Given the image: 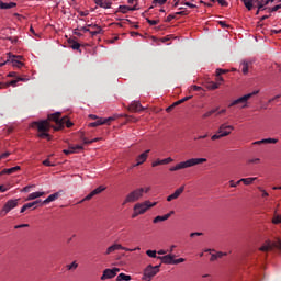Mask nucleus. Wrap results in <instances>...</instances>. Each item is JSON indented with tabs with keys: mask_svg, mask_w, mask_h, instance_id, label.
Wrapping results in <instances>:
<instances>
[{
	"mask_svg": "<svg viewBox=\"0 0 281 281\" xmlns=\"http://www.w3.org/2000/svg\"><path fill=\"white\" fill-rule=\"evenodd\" d=\"M244 2L245 8L247 10H252L254 9V0H241Z\"/></svg>",
	"mask_w": 281,
	"mask_h": 281,
	"instance_id": "38",
	"label": "nucleus"
},
{
	"mask_svg": "<svg viewBox=\"0 0 281 281\" xmlns=\"http://www.w3.org/2000/svg\"><path fill=\"white\" fill-rule=\"evenodd\" d=\"M168 0H153L154 5H166Z\"/></svg>",
	"mask_w": 281,
	"mask_h": 281,
	"instance_id": "42",
	"label": "nucleus"
},
{
	"mask_svg": "<svg viewBox=\"0 0 281 281\" xmlns=\"http://www.w3.org/2000/svg\"><path fill=\"white\" fill-rule=\"evenodd\" d=\"M260 93V90H255L248 94H245L236 100H234L229 106H236V104H243L241 109H247V102L250 100V98H254V95H258Z\"/></svg>",
	"mask_w": 281,
	"mask_h": 281,
	"instance_id": "3",
	"label": "nucleus"
},
{
	"mask_svg": "<svg viewBox=\"0 0 281 281\" xmlns=\"http://www.w3.org/2000/svg\"><path fill=\"white\" fill-rule=\"evenodd\" d=\"M120 273V268H112V269H105L103 270V274L101 276V280H112V278H115Z\"/></svg>",
	"mask_w": 281,
	"mask_h": 281,
	"instance_id": "14",
	"label": "nucleus"
},
{
	"mask_svg": "<svg viewBox=\"0 0 281 281\" xmlns=\"http://www.w3.org/2000/svg\"><path fill=\"white\" fill-rule=\"evenodd\" d=\"M36 126L38 133H49L52 128H54V125L49 123V120H43V121H35L32 123V127L34 128Z\"/></svg>",
	"mask_w": 281,
	"mask_h": 281,
	"instance_id": "4",
	"label": "nucleus"
},
{
	"mask_svg": "<svg viewBox=\"0 0 281 281\" xmlns=\"http://www.w3.org/2000/svg\"><path fill=\"white\" fill-rule=\"evenodd\" d=\"M16 205H19V199L8 200L0 211V216H5L9 212H12Z\"/></svg>",
	"mask_w": 281,
	"mask_h": 281,
	"instance_id": "11",
	"label": "nucleus"
},
{
	"mask_svg": "<svg viewBox=\"0 0 281 281\" xmlns=\"http://www.w3.org/2000/svg\"><path fill=\"white\" fill-rule=\"evenodd\" d=\"M148 153H150V149H147L143 154H140L136 158V164L134 166H142V164H145L146 159H148Z\"/></svg>",
	"mask_w": 281,
	"mask_h": 281,
	"instance_id": "18",
	"label": "nucleus"
},
{
	"mask_svg": "<svg viewBox=\"0 0 281 281\" xmlns=\"http://www.w3.org/2000/svg\"><path fill=\"white\" fill-rule=\"evenodd\" d=\"M248 164H260V158H252L248 160Z\"/></svg>",
	"mask_w": 281,
	"mask_h": 281,
	"instance_id": "54",
	"label": "nucleus"
},
{
	"mask_svg": "<svg viewBox=\"0 0 281 281\" xmlns=\"http://www.w3.org/2000/svg\"><path fill=\"white\" fill-rule=\"evenodd\" d=\"M159 267H161V265H158V266L148 265L144 270L143 280H146V281L153 280V278H155V276L159 273Z\"/></svg>",
	"mask_w": 281,
	"mask_h": 281,
	"instance_id": "5",
	"label": "nucleus"
},
{
	"mask_svg": "<svg viewBox=\"0 0 281 281\" xmlns=\"http://www.w3.org/2000/svg\"><path fill=\"white\" fill-rule=\"evenodd\" d=\"M37 137H40V139H47L48 142L52 140V136L48 132H40Z\"/></svg>",
	"mask_w": 281,
	"mask_h": 281,
	"instance_id": "34",
	"label": "nucleus"
},
{
	"mask_svg": "<svg viewBox=\"0 0 281 281\" xmlns=\"http://www.w3.org/2000/svg\"><path fill=\"white\" fill-rule=\"evenodd\" d=\"M281 9V4H278L271 9V12H278Z\"/></svg>",
	"mask_w": 281,
	"mask_h": 281,
	"instance_id": "62",
	"label": "nucleus"
},
{
	"mask_svg": "<svg viewBox=\"0 0 281 281\" xmlns=\"http://www.w3.org/2000/svg\"><path fill=\"white\" fill-rule=\"evenodd\" d=\"M234 131V126L229 125L227 123H223L220 125L217 133L221 134L222 137H228V135H232V132Z\"/></svg>",
	"mask_w": 281,
	"mask_h": 281,
	"instance_id": "13",
	"label": "nucleus"
},
{
	"mask_svg": "<svg viewBox=\"0 0 281 281\" xmlns=\"http://www.w3.org/2000/svg\"><path fill=\"white\" fill-rule=\"evenodd\" d=\"M272 223H273V225H280V223H281V215H276L272 218Z\"/></svg>",
	"mask_w": 281,
	"mask_h": 281,
	"instance_id": "44",
	"label": "nucleus"
},
{
	"mask_svg": "<svg viewBox=\"0 0 281 281\" xmlns=\"http://www.w3.org/2000/svg\"><path fill=\"white\" fill-rule=\"evenodd\" d=\"M68 44L70 45L71 49L80 50V43H78L76 40H68Z\"/></svg>",
	"mask_w": 281,
	"mask_h": 281,
	"instance_id": "29",
	"label": "nucleus"
},
{
	"mask_svg": "<svg viewBox=\"0 0 281 281\" xmlns=\"http://www.w3.org/2000/svg\"><path fill=\"white\" fill-rule=\"evenodd\" d=\"M254 145H260V144H278L277 138H263L261 140H257L252 143Z\"/></svg>",
	"mask_w": 281,
	"mask_h": 281,
	"instance_id": "25",
	"label": "nucleus"
},
{
	"mask_svg": "<svg viewBox=\"0 0 281 281\" xmlns=\"http://www.w3.org/2000/svg\"><path fill=\"white\" fill-rule=\"evenodd\" d=\"M11 60L12 63V67H16L18 69H21V67H24L25 64H23L21 60L19 59H14V58H9V61Z\"/></svg>",
	"mask_w": 281,
	"mask_h": 281,
	"instance_id": "30",
	"label": "nucleus"
},
{
	"mask_svg": "<svg viewBox=\"0 0 281 281\" xmlns=\"http://www.w3.org/2000/svg\"><path fill=\"white\" fill-rule=\"evenodd\" d=\"M227 71L228 70L218 68V69H216V76L220 77V76H222V74H227Z\"/></svg>",
	"mask_w": 281,
	"mask_h": 281,
	"instance_id": "50",
	"label": "nucleus"
},
{
	"mask_svg": "<svg viewBox=\"0 0 281 281\" xmlns=\"http://www.w3.org/2000/svg\"><path fill=\"white\" fill-rule=\"evenodd\" d=\"M218 24L221 27H229V25L225 21H220Z\"/></svg>",
	"mask_w": 281,
	"mask_h": 281,
	"instance_id": "61",
	"label": "nucleus"
},
{
	"mask_svg": "<svg viewBox=\"0 0 281 281\" xmlns=\"http://www.w3.org/2000/svg\"><path fill=\"white\" fill-rule=\"evenodd\" d=\"M12 8H16V3L15 2H3L0 1V10H12Z\"/></svg>",
	"mask_w": 281,
	"mask_h": 281,
	"instance_id": "23",
	"label": "nucleus"
},
{
	"mask_svg": "<svg viewBox=\"0 0 281 281\" xmlns=\"http://www.w3.org/2000/svg\"><path fill=\"white\" fill-rule=\"evenodd\" d=\"M186 191V187L181 186L180 188H178L172 194L167 196V201L170 203V201H176V199H179V196H181L183 194V192Z\"/></svg>",
	"mask_w": 281,
	"mask_h": 281,
	"instance_id": "15",
	"label": "nucleus"
},
{
	"mask_svg": "<svg viewBox=\"0 0 281 281\" xmlns=\"http://www.w3.org/2000/svg\"><path fill=\"white\" fill-rule=\"evenodd\" d=\"M38 203H41V201H34V202H31V203H26L22 206L21 209V214H23V212H25L26 210H30L31 207H34V205H38Z\"/></svg>",
	"mask_w": 281,
	"mask_h": 281,
	"instance_id": "27",
	"label": "nucleus"
},
{
	"mask_svg": "<svg viewBox=\"0 0 281 281\" xmlns=\"http://www.w3.org/2000/svg\"><path fill=\"white\" fill-rule=\"evenodd\" d=\"M157 166H165L164 159H162V160L157 159V160H155V161L151 162V167H153V168H157Z\"/></svg>",
	"mask_w": 281,
	"mask_h": 281,
	"instance_id": "39",
	"label": "nucleus"
},
{
	"mask_svg": "<svg viewBox=\"0 0 281 281\" xmlns=\"http://www.w3.org/2000/svg\"><path fill=\"white\" fill-rule=\"evenodd\" d=\"M59 196H60V192H55V193L50 194L48 198H46L42 202V205H47V203H52V202L56 201V199H58Z\"/></svg>",
	"mask_w": 281,
	"mask_h": 281,
	"instance_id": "21",
	"label": "nucleus"
},
{
	"mask_svg": "<svg viewBox=\"0 0 281 281\" xmlns=\"http://www.w3.org/2000/svg\"><path fill=\"white\" fill-rule=\"evenodd\" d=\"M7 157H10V153H3L0 155V159H7Z\"/></svg>",
	"mask_w": 281,
	"mask_h": 281,
	"instance_id": "59",
	"label": "nucleus"
},
{
	"mask_svg": "<svg viewBox=\"0 0 281 281\" xmlns=\"http://www.w3.org/2000/svg\"><path fill=\"white\" fill-rule=\"evenodd\" d=\"M19 80H11L9 83H5V87H16Z\"/></svg>",
	"mask_w": 281,
	"mask_h": 281,
	"instance_id": "52",
	"label": "nucleus"
},
{
	"mask_svg": "<svg viewBox=\"0 0 281 281\" xmlns=\"http://www.w3.org/2000/svg\"><path fill=\"white\" fill-rule=\"evenodd\" d=\"M43 166L54 167V164H52V161L49 159H46L43 161Z\"/></svg>",
	"mask_w": 281,
	"mask_h": 281,
	"instance_id": "53",
	"label": "nucleus"
},
{
	"mask_svg": "<svg viewBox=\"0 0 281 281\" xmlns=\"http://www.w3.org/2000/svg\"><path fill=\"white\" fill-rule=\"evenodd\" d=\"M207 162V158H191L186 161H181L173 167L169 168L170 172H177V170H186V168H192L194 166H201V164Z\"/></svg>",
	"mask_w": 281,
	"mask_h": 281,
	"instance_id": "1",
	"label": "nucleus"
},
{
	"mask_svg": "<svg viewBox=\"0 0 281 281\" xmlns=\"http://www.w3.org/2000/svg\"><path fill=\"white\" fill-rule=\"evenodd\" d=\"M21 170V166H15L9 169H3L2 175H14V172H19Z\"/></svg>",
	"mask_w": 281,
	"mask_h": 281,
	"instance_id": "26",
	"label": "nucleus"
},
{
	"mask_svg": "<svg viewBox=\"0 0 281 281\" xmlns=\"http://www.w3.org/2000/svg\"><path fill=\"white\" fill-rule=\"evenodd\" d=\"M88 27H94L95 31H90L91 36H98L102 32V27L99 25H88Z\"/></svg>",
	"mask_w": 281,
	"mask_h": 281,
	"instance_id": "32",
	"label": "nucleus"
},
{
	"mask_svg": "<svg viewBox=\"0 0 281 281\" xmlns=\"http://www.w3.org/2000/svg\"><path fill=\"white\" fill-rule=\"evenodd\" d=\"M68 271H72L78 269V262L74 261L72 263L67 266Z\"/></svg>",
	"mask_w": 281,
	"mask_h": 281,
	"instance_id": "41",
	"label": "nucleus"
},
{
	"mask_svg": "<svg viewBox=\"0 0 281 281\" xmlns=\"http://www.w3.org/2000/svg\"><path fill=\"white\" fill-rule=\"evenodd\" d=\"M240 180H238L237 182H235L234 180H231L229 181V187L231 188H237L238 186H240Z\"/></svg>",
	"mask_w": 281,
	"mask_h": 281,
	"instance_id": "46",
	"label": "nucleus"
},
{
	"mask_svg": "<svg viewBox=\"0 0 281 281\" xmlns=\"http://www.w3.org/2000/svg\"><path fill=\"white\" fill-rule=\"evenodd\" d=\"M172 214H175V211H171L170 213H167L165 215H158L153 220V223L157 224V223H164V221H168V218H170V216H172Z\"/></svg>",
	"mask_w": 281,
	"mask_h": 281,
	"instance_id": "19",
	"label": "nucleus"
},
{
	"mask_svg": "<svg viewBox=\"0 0 281 281\" xmlns=\"http://www.w3.org/2000/svg\"><path fill=\"white\" fill-rule=\"evenodd\" d=\"M117 12H121V14H128V12H131V7L120 5Z\"/></svg>",
	"mask_w": 281,
	"mask_h": 281,
	"instance_id": "36",
	"label": "nucleus"
},
{
	"mask_svg": "<svg viewBox=\"0 0 281 281\" xmlns=\"http://www.w3.org/2000/svg\"><path fill=\"white\" fill-rule=\"evenodd\" d=\"M188 100H192V97H184L182 99H180L181 104H183V102H188Z\"/></svg>",
	"mask_w": 281,
	"mask_h": 281,
	"instance_id": "60",
	"label": "nucleus"
},
{
	"mask_svg": "<svg viewBox=\"0 0 281 281\" xmlns=\"http://www.w3.org/2000/svg\"><path fill=\"white\" fill-rule=\"evenodd\" d=\"M183 5H187L188 8H196V4H192L190 2H184Z\"/></svg>",
	"mask_w": 281,
	"mask_h": 281,
	"instance_id": "63",
	"label": "nucleus"
},
{
	"mask_svg": "<svg viewBox=\"0 0 281 281\" xmlns=\"http://www.w3.org/2000/svg\"><path fill=\"white\" fill-rule=\"evenodd\" d=\"M128 111L131 113H140V111H144V106H142V103H139V101H134L130 104Z\"/></svg>",
	"mask_w": 281,
	"mask_h": 281,
	"instance_id": "16",
	"label": "nucleus"
},
{
	"mask_svg": "<svg viewBox=\"0 0 281 281\" xmlns=\"http://www.w3.org/2000/svg\"><path fill=\"white\" fill-rule=\"evenodd\" d=\"M104 190H106V187L99 186L97 189L92 190L91 193L93 194V196H97V194H102Z\"/></svg>",
	"mask_w": 281,
	"mask_h": 281,
	"instance_id": "33",
	"label": "nucleus"
},
{
	"mask_svg": "<svg viewBox=\"0 0 281 281\" xmlns=\"http://www.w3.org/2000/svg\"><path fill=\"white\" fill-rule=\"evenodd\" d=\"M158 260H161L162 265H181V262H184V258L175 259V255L169 254L165 255L162 257H157Z\"/></svg>",
	"mask_w": 281,
	"mask_h": 281,
	"instance_id": "9",
	"label": "nucleus"
},
{
	"mask_svg": "<svg viewBox=\"0 0 281 281\" xmlns=\"http://www.w3.org/2000/svg\"><path fill=\"white\" fill-rule=\"evenodd\" d=\"M192 91H203L201 86H191Z\"/></svg>",
	"mask_w": 281,
	"mask_h": 281,
	"instance_id": "55",
	"label": "nucleus"
},
{
	"mask_svg": "<svg viewBox=\"0 0 281 281\" xmlns=\"http://www.w3.org/2000/svg\"><path fill=\"white\" fill-rule=\"evenodd\" d=\"M157 205V202H150V201H145L140 203H136L134 205V212L132 214V218H137V216H140L142 214H146L150 207H155Z\"/></svg>",
	"mask_w": 281,
	"mask_h": 281,
	"instance_id": "2",
	"label": "nucleus"
},
{
	"mask_svg": "<svg viewBox=\"0 0 281 281\" xmlns=\"http://www.w3.org/2000/svg\"><path fill=\"white\" fill-rule=\"evenodd\" d=\"M85 147L82 145H74L69 146L68 149H64V155H74V153H79V150H83Z\"/></svg>",
	"mask_w": 281,
	"mask_h": 281,
	"instance_id": "17",
	"label": "nucleus"
},
{
	"mask_svg": "<svg viewBox=\"0 0 281 281\" xmlns=\"http://www.w3.org/2000/svg\"><path fill=\"white\" fill-rule=\"evenodd\" d=\"M147 23L150 24V25H159V20L147 19Z\"/></svg>",
	"mask_w": 281,
	"mask_h": 281,
	"instance_id": "49",
	"label": "nucleus"
},
{
	"mask_svg": "<svg viewBox=\"0 0 281 281\" xmlns=\"http://www.w3.org/2000/svg\"><path fill=\"white\" fill-rule=\"evenodd\" d=\"M223 136H221V133L214 134L211 136L212 142H216V139H222Z\"/></svg>",
	"mask_w": 281,
	"mask_h": 281,
	"instance_id": "48",
	"label": "nucleus"
},
{
	"mask_svg": "<svg viewBox=\"0 0 281 281\" xmlns=\"http://www.w3.org/2000/svg\"><path fill=\"white\" fill-rule=\"evenodd\" d=\"M44 195H45V192L36 191L29 194V196L26 198V201H34V199H41V196H44Z\"/></svg>",
	"mask_w": 281,
	"mask_h": 281,
	"instance_id": "24",
	"label": "nucleus"
},
{
	"mask_svg": "<svg viewBox=\"0 0 281 281\" xmlns=\"http://www.w3.org/2000/svg\"><path fill=\"white\" fill-rule=\"evenodd\" d=\"M218 258H223V252H216L211 255V261L218 260Z\"/></svg>",
	"mask_w": 281,
	"mask_h": 281,
	"instance_id": "40",
	"label": "nucleus"
},
{
	"mask_svg": "<svg viewBox=\"0 0 281 281\" xmlns=\"http://www.w3.org/2000/svg\"><path fill=\"white\" fill-rule=\"evenodd\" d=\"M146 255H147L149 258H157V250H147V251H146Z\"/></svg>",
	"mask_w": 281,
	"mask_h": 281,
	"instance_id": "43",
	"label": "nucleus"
},
{
	"mask_svg": "<svg viewBox=\"0 0 281 281\" xmlns=\"http://www.w3.org/2000/svg\"><path fill=\"white\" fill-rule=\"evenodd\" d=\"M137 251L139 250V247L131 249L122 246V244H113L112 246H109L105 250V256H111V254H115V251Z\"/></svg>",
	"mask_w": 281,
	"mask_h": 281,
	"instance_id": "8",
	"label": "nucleus"
},
{
	"mask_svg": "<svg viewBox=\"0 0 281 281\" xmlns=\"http://www.w3.org/2000/svg\"><path fill=\"white\" fill-rule=\"evenodd\" d=\"M95 5L103 8L104 10L111 9L112 3L109 0H93Z\"/></svg>",
	"mask_w": 281,
	"mask_h": 281,
	"instance_id": "20",
	"label": "nucleus"
},
{
	"mask_svg": "<svg viewBox=\"0 0 281 281\" xmlns=\"http://www.w3.org/2000/svg\"><path fill=\"white\" fill-rule=\"evenodd\" d=\"M138 190H143V194H148V191L150 190V187L138 188Z\"/></svg>",
	"mask_w": 281,
	"mask_h": 281,
	"instance_id": "58",
	"label": "nucleus"
},
{
	"mask_svg": "<svg viewBox=\"0 0 281 281\" xmlns=\"http://www.w3.org/2000/svg\"><path fill=\"white\" fill-rule=\"evenodd\" d=\"M46 120H48L49 124H52V122H55L56 126L53 125L54 131L63 130V119H60V112L49 114Z\"/></svg>",
	"mask_w": 281,
	"mask_h": 281,
	"instance_id": "10",
	"label": "nucleus"
},
{
	"mask_svg": "<svg viewBox=\"0 0 281 281\" xmlns=\"http://www.w3.org/2000/svg\"><path fill=\"white\" fill-rule=\"evenodd\" d=\"M240 66L244 76H247L249 74V61L244 60Z\"/></svg>",
	"mask_w": 281,
	"mask_h": 281,
	"instance_id": "31",
	"label": "nucleus"
},
{
	"mask_svg": "<svg viewBox=\"0 0 281 281\" xmlns=\"http://www.w3.org/2000/svg\"><path fill=\"white\" fill-rule=\"evenodd\" d=\"M273 249H279L281 251V240L277 239L276 241L266 240L262 246L259 248V251H273Z\"/></svg>",
	"mask_w": 281,
	"mask_h": 281,
	"instance_id": "7",
	"label": "nucleus"
},
{
	"mask_svg": "<svg viewBox=\"0 0 281 281\" xmlns=\"http://www.w3.org/2000/svg\"><path fill=\"white\" fill-rule=\"evenodd\" d=\"M142 196H144V190L136 189L126 195V198L123 202V205H126V203H135V202L139 201V199H142Z\"/></svg>",
	"mask_w": 281,
	"mask_h": 281,
	"instance_id": "6",
	"label": "nucleus"
},
{
	"mask_svg": "<svg viewBox=\"0 0 281 281\" xmlns=\"http://www.w3.org/2000/svg\"><path fill=\"white\" fill-rule=\"evenodd\" d=\"M65 124L67 128H71V126H74V123L69 121V116L61 117V128H65Z\"/></svg>",
	"mask_w": 281,
	"mask_h": 281,
	"instance_id": "28",
	"label": "nucleus"
},
{
	"mask_svg": "<svg viewBox=\"0 0 281 281\" xmlns=\"http://www.w3.org/2000/svg\"><path fill=\"white\" fill-rule=\"evenodd\" d=\"M257 178H241L239 181L244 183V186H251Z\"/></svg>",
	"mask_w": 281,
	"mask_h": 281,
	"instance_id": "35",
	"label": "nucleus"
},
{
	"mask_svg": "<svg viewBox=\"0 0 281 281\" xmlns=\"http://www.w3.org/2000/svg\"><path fill=\"white\" fill-rule=\"evenodd\" d=\"M92 196H94V195H93L92 192H90L88 195H86V196L81 200V203H85V201H91Z\"/></svg>",
	"mask_w": 281,
	"mask_h": 281,
	"instance_id": "47",
	"label": "nucleus"
},
{
	"mask_svg": "<svg viewBox=\"0 0 281 281\" xmlns=\"http://www.w3.org/2000/svg\"><path fill=\"white\" fill-rule=\"evenodd\" d=\"M162 164H165V166L168 164H172V158L168 157V158L162 159Z\"/></svg>",
	"mask_w": 281,
	"mask_h": 281,
	"instance_id": "56",
	"label": "nucleus"
},
{
	"mask_svg": "<svg viewBox=\"0 0 281 281\" xmlns=\"http://www.w3.org/2000/svg\"><path fill=\"white\" fill-rule=\"evenodd\" d=\"M204 87L209 90V91H215V89H218V87H221V82H214V81H207Z\"/></svg>",
	"mask_w": 281,
	"mask_h": 281,
	"instance_id": "22",
	"label": "nucleus"
},
{
	"mask_svg": "<svg viewBox=\"0 0 281 281\" xmlns=\"http://www.w3.org/2000/svg\"><path fill=\"white\" fill-rule=\"evenodd\" d=\"M9 58H13L16 60H23V56L22 55H12V53H8Z\"/></svg>",
	"mask_w": 281,
	"mask_h": 281,
	"instance_id": "45",
	"label": "nucleus"
},
{
	"mask_svg": "<svg viewBox=\"0 0 281 281\" xmlns=\"http://www.w3.org/2000/svg\"><path fill=\"white\" fill-rule=\"evenodd\" d=\"M115 117L110 116V117H103V119H97V121L89 123L88 126L89 128H95L98 126H103V124L110 125L111 122H114Z\"/></svg>",
	"mask_w": 281,
	"mask_h": 281,
	"instance_id": "12",
	"label": "nucleus"
},
{
	"mask_svg": "<svg viewBox=\"0 0 281 281\" xmlns=\"http://www.w3.org/2000/svg\"><path fill=\"white\" fill-rule=\"evenodd\" d=\"M188 16V11L176 12V16Z\"/></svg>",
	"mask_w": 281,
	"mask_h": 281,
	"instance_id": "57",
	"label": "nucleus"
},
{
	"mask_svg": "<svg viewBox=\"0 0 281 281\" xmlns=\"http://www.w3.org/2000/svg\"><path fill=\"white\" fill-rule=\"evenodd\" d=\"M213 113H214V111H209V112L204 113L203 117H210Z\"/></svg>",
	"mask_w": 281,
	"mask_h": 281,
	"instance_id": "64",
	"label": "nucleus"
},
{
	"mask_svg": "<svg viewBox=\"0 0 281 281\" xmlns=\"http://www.w3.org/2000/svg\"><path fill=\"white\" fill-rule=\"evenodd\" d=\"M173 19H177L176 13L175 14H169L166 19L167 23H170V21H173Z\"/></svg>",
	"mask_w": 281,
	"mask_h": 281,
	"instance_id": "51",
	"label": "nucleus"
},
{
	"mask_svg": "<svg viewBox=\"0 0 281 281\" xmlns=\"http://www.w3.org/2000/svg\"><path fill=\"white\" fill-rule=\"evenodd\" d=\"M117 281H130L131 280V276L130 274H125V273H120L116 278Z\"/></svg>",
	"mask_w": 281,
	"mask_h": 281,
	"instance_id": "37",
	"label": "nucleus"
}]
</instances>
